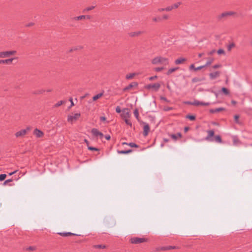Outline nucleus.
Listing matches in <instances>:
<instances>
[{"label":"nucleus","mask_w":252,"mask_h":252,"mask_svg":"<svg viewBox=\"0 0 252 252\" xmlns=\"http://www.w3.org/2000/svg\"><path fill=\"white\" fill-rule=\"evenodd\" d=\"M182 2L180 1L176 2L171 5L168 6L166 8H160L157 9V11L159 12H163V11H169L172 10L173 9L177 8L181 4Z\"/></svg>","instance_id":"obj_1"},{"label":"nucleus","mask_w":252,"mask_h":252,"mask_svg":"<svg viewBox=\"0 0 252 252\" xmlns=\"http://www.w3.org/2000/svg\"><path fill=\"white\" fill-rule=\"evenodd\" d=\"M152 63L153 64H157L158 63H168V59L166 58L162 57L161 56L156 57L154 58Z\"/></svg>","instance_id":"obj_2"},{"label":"nucleus","mask_w":252,"mask_h":252,"mask_svg":"<svg viewBox=\"0 0 252 252\" xmlns=\"http://www.w3.org/2000/svg\"><path fill=\"white\" fill-rule=\"evenodd\" d=\"M129 241L132 244H138L142 243L147 242L148 241V239L144 237H133L129 240Z\"/></svg>","instance_id":"obj_3"},{"label":"nucleus","mask_w":252,"mask_h":252,"mask_svg":"<svg viewBox=\"0 0 252 252\" xmlns=\"http://www.w3.org/2000/svg\"><path fill=\"white\" fill-rule=\"evenodd\" d=\"M17 52L15 50L5 51L0 52V58H5L10 57L11 56L14 55L16 54Z\"/></svg>","instance_id":"obj_4"},{"label":"nucleus","mask_w":252,"mask_h":252,"mask_svg":"<svg viewBox=\"0 0 252 252\" xmlns=\"http://www.w3.org/2000/svg\"><path fill=\"white\" fill-rule=\"evenodd\" d=\"M126 108L121 107L119 106H118L116 108V111L118 113H121V116L123 118L124 121L126 123V113H125Z\"/></svg>","instance_id":"obj_5"},{"label":"nucleus","mask_w":252,"mask_h":252,"mask_svg":"<svg viewBox=\"0 0 252 252\" xmlns=\"http://www.w3.org/2000/svg\"><path fill=\"white\" fill-rule=\"evenodd\" d=\"M91 132L94 136L99 138L102 141L104 135L102 132L99 131L97 129L95 128L92 129Z\"/></svg>","instance_id":"obj_6"},{"label":"nucleus","mask_w":252,"mask_h":252,"mask_svg":"<svg viewBox=\"0 0 252 252\" xmlns=\"http://www.w3.org/2000/svg\"><path fill=\"white\" fill-rule=\"evenodd\" d=\"M81 116L80 113H77L74 114L73 115H69L67 117V121L72 124L74 121L77 120Z\"/></svg>","instance_id":"obj_7"},{"label":"nucleus","mask_w":252,"mask_h":252,"mask_svg":"<svg viewBox=\"0 0 252 252\" xmlns=\"http://www.w3.org/2000/svg\"><path fill=\"white\" fill-rule=\"evenodd\" d=\"M188 103L191 104V105H195V106H199V105L208 106L210 104V103L208 102H203L199 101L196 100H195L192 102H188Z\"/></svg>","instance_id":"obj_8"},{"label":"nucleus","mask_w":252,"mask_h":252,"mask_svg":"<svg viewBox=\"0 0 252 252\" xmlns=\"http://www.w3.org/2000/svg\"><path fill=\"white\" fill-rule=\"evenodd\" d=\"M160 84L159 83H155L153 84H149L146 86V88L148 89H153L154 91H157L160 87Z\"/></svg>","instance_id":"obj_9"},{"label":"nucleus","mask_w":252,"mask_h":252,"mask_svg":"<svg viewBox=\"0 0 252 252\" xmlns=\"http://www.w3.org/2000/svg\"><path fill=\"white\" fill-rule=\"evenodd\" d=\"M29 129V128H28L27 129H22V130L16 132L15 134V135L16 137L23 136L26 134L27 130H28Z\"/></svg>","instance_id":"obj_10"},{"label":"nucleus","mask_w":252,"mask_h":252,"mask_svg":"<svg viewBox=\"0 0 252 252\" xmlns=\"http://www.w3.org/2000/svg\"><path fill=\"white\" fill-rule=\"evenodd\" d=\"M142 124H143V130H144L143 134L144 136H146L148 134V132L150 130V127H149L148 124H147L145 123H144V122H143Z\"/></svg>","instance_id":"obj_11"},{"label":"nucleus","mask_w":252,"mask_h":252,"mask_svg":"<svg viewBox=\"0 0 252 252\" xmlns=\"http://www.w3.org/2000/svg\"><path fill=\"white\" fill-rule=\"evenodd\" d=\"M209 77L211 79H215L218 77H219L220 75V71H215L214 72L210 73L209 74Z\"/></svg>","instance_id":"obj_12"},{"label":"nucleus","mask_w":252,"mask_h":252,"mask_svg":"<svg viewBox=\"0 0 252 252\" xmlns=\"http://www.w3.org/2000/svg\"><path fill=\"white\" fill-rule=\"evenodd\" d=\"M137 83L136 82L131 83L127 86V90H134L136 89L137 87Z\"/></svg>","instance_id":"obj_13"},{"label":"nucleus","mask_w":252,"mask_h":252,"mask_svg":"<svg viewBox=\"0 0 252 252\" xmlns=\"http://www.w3.org/2000/svg\"><path fill=\"white\" fill-rule=\"evenodd\" d=\"M33 134L37 137H41L43 135V132L41 131L40 130L35 128L34 130Z\"/></svg>","instance_id":"obj_14"},{"label":"nucleus","mask_w":252,"mask_h":252,"mask_svg":"<svg viewBox=\"0 0 252 252\" xmlns=\"http://www.w3.org/2000/svg\"><path fill=\"white\" fill-rule=\"evenodd\" d=\"M15 59V58H11L6 60H0V63H5L7 64H10L12 63V61Z\"/></svg>","instance_id":"obj_15"},{"label":"nucleus","mask_w":252,"mask_h":252,"mask_svg":"<svg viewBox=\"0 0 252 252\" xmlns=\"http://www.w3.org/2000/svg\"><path fill=\"white\" fill-rule=\"evenodd\" d=\"M187 61V59L184 58H180L175 61V63L176 64H180L184 63L186 61Z\"/></svg>","instance_id":"obj_16"},{"label":"nucleus","mask_w":252,"mask_h":252,"mask_svg":"<svg viewBox=\"0 0 252 252\" xmlns=\"http://www.w3.org/2000/svg\"><path fill=\"white\" fill-rule=\"evenodd\" d=\"M208 136L205 138V139L207 141H212L211 137H212L214 135V132L213 130H209L207 131Z\"/></svg>","instance_id":"obj_17"},{"label":"nucleus","mask_w":252,"mask_h":252,"mask_svg":"<svg viewBox=\"0 0 252 252\" xmlns=\"http://www.w3.org/2000/svg\"><path fill=\"white\" fill-rule=\"evenodd\" d=\"M237 14V13L235 11H227V12H224L221 14L220 16H231L233 15H236Z\"/></svg>","instance_id":"obj_18"},{"label":"nucleus","mask_w":252,"mask_h":252,"mask_svg":"<svg viewBox=\"0 0 252 252\" xmlns=\"http://www.w3.org/2000/svg\"><path fill=\"white\" fill-rule=\"evenodd\" d=\"M142 33V32L141 31H136L134 32H131L129 33V35L131 37H136L140 35Z\"/></svg>","instance_id":"obj_19"},{"label":"nucleus","mask_w":252,"mask_h":252,"mask_svg":"<svg viewBox=\"0 0 252 252\" xmlns=\"http://www.w3.org/2000/svg\"><path fill=\"white\" fill-rule=\"evenodd\" d=\"M225 110V109L222 107H220L218 108H216L215 109H210V112L211 113H218L222 111Z\"/></svg>","instance_id":"obj_20"},{"label":"nucleus","mask_w":252,"mask_h":252,"mask_svg":"<svg viewBox=\"0 0 252 252\" xmlns=\"http://www.w3.org/2000/svg\"><path fill=\"white\" fill-rule=\"evenodd\" d=\"M59 234L61 236H63V237H67L70 235H76V236L78 235L75 233H73L69 232H60V233H59Z\"/></svg>","instance_id":"obj_21"},{"label":"nucleus","mask_w":252,"mask_h":252,"mask_svg":"<svg viewBox=\"0 0 252 252\" xmlns=\"http://www.w3.org/2000/svg\"><path fill=\"white\" fill-rule=\"evenodd\" d=\"M95 6H96L95 5H92V6H89L88 7H86V8H84L83 10V14H87V12L89 11L94 9L95 7Z\"/></svg>","instance_id":"obj_22"},{"label":"nucleus","mask_w":252,"mask_h":252,"mask_svg":"<svg viewBox=\"0 0 252 252\" xmlns=\"http://www.w3.org/2000/svg\"><path fill=\"white\" fill-rule=\"evenodd\" d=\"M214 62V59L212 58H209L207 59V61L206 63L204 64L205 67L210 65Z\"/></svg>","instance_id":"obj_23"},{"label":"nucleus","mask_w":252,"mask_h":252,"mask_svg":"<svg viewBox=\"0 0 252 252\" xmlns=\"http://www.w3.org/2000/svg\"><path fill=\"white\" fill-rule=\"evenodd\" d=\"M138 75L137 73L133 72L127 75V79H131Z\"/></svg>","instance_id":"obj_24"},{"label":"nucleus","mask_w":252,"mask_h":252,"mask_svg":"<svg viewBox=\"0 0 252 252\" xmlns=\"http://www.w3.org/2000/svg\"><path fill=\"white\" fill-rule=\"evenodd\" d=\"M171 137L175 140H177V139L181 138L182 136V135L180 133H178L176 134H172L171 135Z\"/></svg>","instance_id":"obj_25"},{"label":"nucleus","mask_w":252,"mask_h":252,"mask_svg":"<svg viewBox=\"0 0 252 252\" xmlns=\"http://www.w3.org/2000/svg\"><path fill=\"white\" fill-rule=\"evenodd\" d=\"M103 93H99V94H97L96 95L94 96L93 97V100L94 101L96 100L97 99H98L100 97H101L103 95Z\"/></svg>","instance_id":"obj_26"},{"label":"nucleus","mask_w":252,"mask_h":252,"mask_svg":"<svg viewBox=\"0 0 252 252\" xmlns=\"http://www.w3.org/2000/svg\"><path fill=\"white\" fill-rule=\"evenodd\" d=\"M90 17H75L74 19L76 21L85 20L86 19H89Z\"/></svg>","instance_id":"obj_27"},{"label":"nucleus","mask_w":252,"mask_h":252,"mask_svg":"<svg viewBox=\"0 0 252 252\" xmlns=\"http://www.w3.org/2000/svg\"><path fill=\"white\" fill-rule=\"evenodd\" d=\"M179 69V67H174V68H170L168 70V72H167V74H170L171 73H173V72L175 71L176 70H177V69Z\"/></svg>","instance_id":"obj_28"},{"label":"nucleus","mask_w":252,"mask_h":252,"mask_svg":"<svg viewBox=\"0 0 252 252\" xmlns=\"http://www.w3.org/2000/svg\"><path fill=\"white\" fill-rule=\"evenodd\" d=\"M234 121L237 124H240L239 121V116L238 115H236L234 116Z\"/></svg>","instance_id":"obj_29"},{"label":"nucleus","mask_w":252,"mask_h":252,"mask_svg":"<svg viewBox=\"0 0 252 252\" xmlns=\"http://www.w3.org/2000/svg\"><path fill=\"white\" fill-rule=\"evenodd\" d=\"M94 247L96 249H104L106 248V246L103 245H96L94 246Z\"/></svg>","instance_id":"obj_30"},{"label":"nucleus","mask_w":252,"mask_h":252,"mask_svg":"<svg viewBox=\"0 0 252 252\" xmlns=\"http://www.w3.org/2000/svg\"><path fill=\"white\" fill-rule=\"evenodd\" d=\"M217 53L219 55H225V51L224 50L222 49H219L218 51H217Z\"/></svg>","instance_id":"obj_31"},{"label":"nucleus","mask_w":252,"mask_h":252,"mask_svg":"<svg viewBox=\"0 0 252 252\" xmlns=\"http://www.w3.org/2000/svg\"><path fill=\"white\" fill-rule=\"evenodd\" d=\"M63 100L59 101L57 103H56L55 104L54 106L56 107H59V106H61V105H62L63 104Z\"/></svg>","instance_id":"obj_32"},{"label":"nucleus","mask_w":252,"mask_h":252,"mask_svg":"<svg viewBox=\"0 0 252 252\" xmlns=\"http://www.w3.org/2000/svg\"><path fill=\"white\" fill-rule=\"evenodd\" d=\"M88 149L91 151H98L99 150L98 149L92 146H88Z\"/></svg>","instance_id":"obj_33"},{"label":"nucleus","mask_w":252,"mask_h":252,"mask_svg":"<svg viewBox=\"0 0 252 252\" xmlns=\"http://www.w3.org/2000/svg\"><path fill=\"white\" fill-rule=\"evenodd\" d=\"M215 140L216 141L221 143V137L219 135H217L215 137Z\"/></svg>","instance_id":"obj_34"},{"label":"nucleus","mask_w":252,"mask_h":252,"mask_svg":"<svg viewBox=\"0 0 252 252\" xmlns=\"http://www.w3.org/2000/svg\"><path fill=\"white\" fill-rule=\"evenodd\" d=\"M6 177V175L5 174H1L0 175V181H2L5 179Z\"/></svg>","instance_id":"obj_35"},{"label":"nucleus","mask_w":252,"mask_h":252,"mask_svg":"<svg viewBox=\"0 0 252 252\" xmlns=\"http://www.w3.org/2000/svg\"><path fill=\"white\" fill-rule=\"evenodd\" d=\"M222 91L223 93H224L226 94H229V91L228 90L225 88H222Z\"/></svg>","instance_id":"obj_36"},{"label":"nucleus","mask_w":252,"mask_h":252,"mask_svg":"<svg viewBox=\"0 0 252 252\" xmlns=\"http://www.w3.org/2000/svg\"><path fill=\"white\" fill-rule=\"evenodd\" d=\"M205 67V65H201V66H199L198 67H195V71H197L198 70H199Z\"/></svg>","instance_id":"obj_37"},{"label":"nucleus","mask_w":252,"mask_h":252,"mask_svg":"<svg viewBox=\"0 0 252 252\" xmlns=\"http://www.w3.org/2000/svg\"><path fill=\"white\" fill-rule=\"evenodd\" d=\"M175 248H176L175 247L170 246V247L163 248L162 249L163 250H170V249H175Z\"/></svg>","instance_id":"obj_38"},{"label":"nucleus","mask_w":252,"mask_h":252,"mask_svg":"<svg viewBox=\"0 0 252 252\" xmlns=\"http://www.w3.org/2000/svg\"><path fill=\"white\" fill-rule=\"evenodd\" d=\"M117 153L119 154H126V150H117Z\"/></svg>","instance_id":"obj_39"},{"label":"nucleus","mask_w":252,"mask_h":252,"mask_svg":"<svg viewBox=\"0 0 252 252\" xmlns=\"http://www.w3.org/2000/svg\"><path fill=\"white\" fill-rule=\"evenodd\" d=\"M187 118L191 121L194 120L195 118L194 116H192V115H188L187 116Z\"/></svg>","instance_id":"obj_40"},{"label":"nucleus","mask_w":252,"mask_h":252,"mask_svg":"<svg viewBox=\"0 0 252 252\" xmlns=\"http://www.w3.org/2000/svg\"><path fill=\"white\" fill-rule=\"evenodd\" d=\"M221 65L220 64H217L213 65L212 66V68L214 69H216L218 68H220V67H221Z\"/></svg>","instance_id":"obj_41"},{"label":"nucleus","mask_w":252,"mask_h":252,"mask_svg":"<svg viewBox=\"0 0 252 252\" xmlns=\"http://www.w3.org/2000/svg\"><path fill=\"white\" fill-rule=\"evenodd\" d=\"M128 145L131 147H138V145H137L136 144L133 143H130Z\"/></svg>","instance_id":"obj_42"},{"label":"nucleus","mask_w":252,"mask_h":252,"mask_svg":"<svg viewBox=\"0 0 252 252\" xmlns=\"http://www.w3.org/2000/svg\"><path fill=\"white\" fill-rule=\"evenodd\" d=\"M189 69L191 70H193L194 71H195V67L194 66V65L193 64H191L189 67Z\"/></svg>","instance_id":"obj_43"},{"label":"nucleus","mask_w":252,"mask_h":252,"mask_svg":"<svg viewBox=\"0 0 252 252\" xmlns=\"http://www.w3.org/2000/svg\"><path fill=\"white\" fill-rule=\"evenodd\" d=\"M35 249V248L34 247L30 246L28 247L27 250L29 251H33Z\"/></svg>","instance_id":"obj_44"},{"label":"nucleus","mask_w":252,"mask_h":252,"mask_svg":"<svg viewBox=\"0 0 252 252\" xmlns=\"http://www.w3.org/2000/svg\"><path fill=\"white\" fill-rule=\"evenodd\" d=\"M153 21L156 22L160 21V19L158 17H155L153 19Z\"/></svg>","instance_id":"obj_45"},{"label":"nucleus","mask_w":252,"mask_h":252,"mask_svg":"<svg viewBox=\"0 0 252 252\" xmlns=\"http://www.w3.org/2000/svg\"><path fill=\"white\" fill-rule=\"evenodd\" d=\"M12 179H7L6 180H5L4 183H3V185H5L7 183H9V182H12Z\"/></svg>","instance_id":"obj_46"},{"label":"nucleus","mask_w":252,"mask_h":252,"mask_svg":"<svg viewBox=\"0 0 252 252\" xmlns=\"http://www.w3.org/2000/svg\"><path fill=\"white\" fill-rule=\"evenodd\" d=\"M34 23L33 22H30L27 24L25 25L26 27H31L32 25H33Z\"/></svg>","instance_id":"obj_47"},{"label":"nucleus","mask_w":252,"mask_h":252,"mask_svg":"<svg viewBox=\"0 0 252 252\" xmlns=\"http://www.w3.org/2000/svg\"><path fill=\"white\" fill-rule=\"evenodd\" d=\"M69 101H70V107H72L74 105V104L73 102V99L72 98H69Z\"/></svg>","instance_id":"obj_48"},{"label":"nucleus","mask_w":252,"mask_h":252,"mask_svg":"<svg viewBox=\"0 0 252 252\" xmlns=\"http://www.w3.org/2000/svg\"><path fill=\"white\" fill-rule=\"evenodd\" d=\"M104 137L105 138V139L107 140H109L111 138V136L110 135H104Z\"/></svg>","instance_id":"obj_49"},{"label":"nucleus","mask_w":252,"mask_h":252,"mask_svg":"<svg viewBox=\"0 0 252 252\" xmlns=\"http://www.w3.org/2000/svg\"><path fill=\"white\" fill-rule=\"evenodd\" d=\"M162 69H163V67H156L155 68V70L156 71H160L162 70Z\"/></svg>","instance_id":"obj_50"},{"label":"nucleus","mask_w":252,"mask_h":252,"mask_svg":"<svg viewBox=\"0 0 252 252\" xmlns=\"http://www.w3.org/2000/svg\"><path fill=\"white\" fill-rule=\"evenodd\" d=\"M134 114L135 115V116L138 118V111L137 110H135L134 112Z\"/></svg>","instance_id":"obj_51"},{"label":"nucleus","mask_w":252,"mask_h":252,"mask_svg":"<svg viewBox=\"0 0 252 252\" xmlns=\"http://www.w3.org/2000/svg\"><path fill=\"white\" fill-rule=\"evenodd\" d=\"M234 46L233 44H231V45H229L228 46V50L229 51H230L231 49H232V48Z\"/></svg>","instance_id":"obj_52"},{"label":"nucleus","mask_w":252,"mask_h":252,"mask_svg":"<svg viewBox=\"0 0 252 252\" xmlns=\"http://www.w3.org/2000/svg\"><path fill=\"white\" fill-rule=\"evenodd\" d=\"M215 52V50H213L212 51L209 52L208 54L209 55H213L214 53Z\"/></svg>","instance_id":"obj_53"},{"label":"nucleus","mask_w":252,"mask_h":252,"mask_svg":"<svg viewBox=\"0 0 252 252\" xmlns=\"http://www.w3.org/2000/svg\"><path fill=\"white\" fill-rule=\"evenodd\" d=\"M84 142L85 143H86V144H87V145L88 146H89V142L86 139H84Z\"/></svg>","instance_id":"obj_54"},{"label":"nucleus","mask_w":252,"mask_h":252,"mask_svg":"<svg viewBox=\"0 0 252 252\" xmlns=\"http://www.w3.org/2000/svg\"><path fill=\"white\" fill-rule=\"evenodd\" d=\"M100 121H105V120H106V118H105V117H101L100 118Z\"/></svg>","instance_id":"obj_55"},{"label":"nucleus","mask_w":252,"mask_h":252,"mask_svg":"<svg viewBox=\"0 0 252 252\" xmlns=\"http://www.w3.org/2000/svg\"><path fill=\"white\" fill-rule=\"evenodd\" d=\"M157 78V76H153V77H151L150 78V80H154V79H156V78Z\"/></svg>","instance_id":"obj_56"},{"label":"nucleus","mask_w":252,"mask_h":252,"mask_svg":"<svg viewBox=\"0 0 252 252\" xmlns=\"http://www.w3.org/2000/svg\"><path fill=\"white\" fill-rule=\"evenodd\" d=\"M16 172H17V171H16V170H15V171H13V172H11V173H9V176H11V175H12L14 174L15 173H16Z\"/></svg>","instance_id":"obj_57"},{"label":"nucleus","mask_w":252,"mask_h":252,"mask_svg":"<svg viewBox=\"0 0 252 252\" xmlns=\"http://www.w3.org/2000/svg\"><path fill=\"white\" fill-rule=\"evenodd\" d=\"M204 55V53H199L198 54V57H201L203 55Z\"/></svg>","instance_id":"obj_58"},{"label":"nucleus","mask_w":252,"mask_h":252,"mask_svg":"<svg viewBox=\"0 0 252 252\" xmlns=\"http://www.w3.org/2000/svg\"><path fill=\"white\" fill-rule=\"evenodd\" d=\"M231 103H232L233 104H234H234H236V102L235 101H234V100H232Z\"/></svg>","instance_id":"obj_59"},{"label":"nucleus","mask_w":252,"mask_h":252,"mask_svg":"<svg viewBox=\"0 0 252 252\" xmlns=\"http://www.w3.org/2000/svg\"><path fill=\"white\" fill-rule=\"evenodd\" d=\"M189 130V127H186L185 128V131L187 132Z\"/></svg>","instance_id":"obj_60"},{"label":"nucleus","mask_w":252,"mask_h":252,"mask_svg":"<svg viewBox=\"0 0 252 252\" xmlns=\"http://www.w3.org/2000/svg\"><path fill=\"white\" fill-rule=\"evenodd\" d=\"M131 150H127V154L129 153H131Z\"/></svg>","instance_id":"obj_61"},{"label":"nucleus","mask_w":252,"mask_h":252,"mask_svg":"<svg viewBox=\"0 0 252 252\" xmlns=\"http://www.w3.org/2000/svg\"><path fill=\"white\" fill-rule=\"evenodd\" d=\"M122 145H125V144H126V142H122Z\"/></svg>","instance_id":"obj_62"},{"label":"nucleus","mask_w":252,"mask_h":252,"mask_svg":"<svg viewBox=\"0 0 252 252\" xmlns=\"http://www.w3.org/2000/svg\"><path fill=\"white\" fill-rule=\"evenodd\" d=\"M76 49H71L70 50V51H73V50H76Z\"/></svg>","instance_id":"obj_63"},{"label":"nucleus","mask_w":252,"mask_h":252,"mask_svg":"<svg viewBox=\"0 0 252 252\" xmlns=\"http://www.w3.org/2000/svg\"><path fill=\"white\" fill-rule=\"evenodd\" d=\"M123 90L124 91H126V87L124 88Z\"/></svg>","instance_id":"obj_64"}]
</instances>
